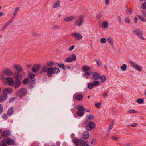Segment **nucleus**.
<instances>
[{"label":"nucleus","instance_id":"1","mask_svg":"<svg viewBox=\"0 0 146 146\" xmlns=\"http://www.w3.org/2000/svg\"><path fill=\"white\" fill-rule=\"evenodd\" d=\"M60 72L59 68L56 67L48 68V70L47 73V75L48 77H50L52 75V74H56Z\"/></svg>","mask_w":146,"mask_h":146},{"label":"nucleus","instance_id":"2","mask_svg":"<svg viewBox=\"0 0 146 146\" xmlns=\"http://www.w3.org/2000/svg\"><path fill=\"white\" fill-rule=\"evenodd\" d=\"M27 92V89L25 88H23L18 90L16 92V94L17 97L21 98L26 94Z\"/></svg>","mask_w":146,"mask_h":146},{"label":"nucleus","instance_id":"3","mask_svg":"<svg viewBox=\"0 0 146 146\" xmlns=\"http://www.w3.org/2000/svg\"><path fill=\"white\" fill-rule=\"evenodd\" d=\"M84 20L83 16L80 15L75 23V24L77 26L80 27L82 25Z\"/></svg>","mask_w":146,"mask_h":146},{"label":"nucleus","instance_id":"4","mask_svg":"<svg viewBox=\"0 0 146 146\" xmlns=\"http://www.w3.org/2000/svg\"><path fill=\"white\" fill-rule=\"evenodd\" d=\"M134 33L142 40H144L145 38L142 36V32L139 29H136L133 31Z\"/></svg>","mask_w":146,"mask_h":146},{"label":"nucleus","instance_id":"5","mask_svg":"<svg viewBox=\"0 0 146 146\" xmlns=\"http://www.w3.org/2000/svg\"><path fill=\"white\" fill-rule=\"evenodd\" d=\"M129 63L131 66L135 69L136 70L138 71H141L142 70V68L141 67L137 65L134 62L132 61H130Z\"/></svg>","mask_w":146,"mask_h":146},{"label":"nucleus","instance_id":"6","mask_svg":"<svg viewBox=\"0 0 146 146\" xmlns=\"http://www.w3.org/2000/svg\"><path fill=\"white\" fill-rule=\"evenodd\" d=\"M4 83L5 84H8L11 86H13V80L10 77H7L5 79Z\"/></svg>","mask_w":146,"mask_h":146},{"label":"nucleus","instance_id":"7","mask_svg":"<svg viewBox=\"0 0 146 146\" xmlns=\"http://www.w3.org/2000/svg\"><path fill=\"white\" fill-rule=\"evenodd\" d=\"M100 82L99 81H94L92 82H90L88 84V87L90 89H92L93 87L99 85Z\"/></svg>","mask_w":146,"mask_h":146},{"label":"nucleus","instance_id":"8","mask_svg":"<svg viewBox=\"0 0 146 146\" xmlns=\"http://www.w3.org/2000/svg\"><path fill=\"white\" fill-rule=\"evenodd\" d=\"M95 125V123L93 122H90L88 125L86 126V128L88 130H92Z\"/></svg>","mask_w":146,"mask_h":146},{"label":"nucleus","instance_id":"9","mask_svg":"<svg viewBox=\"0 0 146 146\" xmlns=\"http://www.w3.org/2000/svg\"><path fill=\"white\" fill-rule=\"evenodd\" d=\"M3 72L4 74L7 76H11L13 74L12 71L8 68H6L5 70L3 71Z\"/></svg>","mask_w":146,"mask_h":146},{"label":"nucleus","instance_id":"10","mask_svg":"<svg viewBox=\"0 0 146 146\" xmlns=\"http://www.w3.org/2000/svg\"><path fill=\"white\" fill-rule=\"evenodd\" d=\"M12 91V89L10 87H8L4 89L3 90V93L7 95V94H9L11 93Z\"/></svg>","mask_w":146,"mask_h":146},{"label":"nucleus","instance_id":"11","mask_svg":"<svg viewBox=\"0 0 146 146\" xmlns=\"http://www.w3.org/2000/svg\"><path fill=\"white\" fill-rule=\"evenodd\" d=\"M22 76L19 72H15L13 75V77L16 80H19L22 78Z\"/></svg>","mask_w":146,"mask_h":146},{"label":"nucleus","instance_id":"12","mask_svg":"<svg viewBox=\"0 0 146 146\" xmlns=\"http://www.w3.org/2000/svg\"><path fill=\"white\" fill-rule=\"evenodd\" d=\"M71 35L75 37L76 40H80L82 38V36L81 34L76 32H74L71 34Z\"/></svg>","mask_w":146,"mask_h":146},{"label":"nucleus","instance_id":"13","mask_svg":"<svg viewBox=\"0 0 146 146\" xmlns=\"http://www.w3.org/2000/svg\"><path fill=\"white\" fill-rule=\"evenodd\" d=\"M10 134V131L9 130H6L2 132L1 136L5 138L9 136Z\"/></svg>","mask_w":146,"mask_h":146},{"label":"nucleus","instance_id":"14","mask_svg":"<svg viewBox=\"0 0 146 146\" xmlns=\"http://www.w3.org/2000/svg\"><path fill=\"white\" fill-rule=\"evenodd\" d=\"M41 65L40 64L35 65L32 68V70L34 72H38L40 70Z\"/></svg>","mask_w":146,"mask_h":146},{"label":"nucleus","instance_id":"15","mask_svg":"<svg viewBox=\"0 0 146 146\" xmlns=\"http://www.w3.org/2000/svg\"><path fill=\"white\" fill-rule=\"evenodd\" d=\"M21 82L19 80H16L15 81H13V86H14V88L16 89L19 87Z\"/></svg>","mask_w":146,"mask_h":146},{"label":"nucleus","instance_id":"16","mask_svg":"<svg viewBox=\"0 0 146 146\" xmlns=\"http://www.w3.org/2000/svg\"><path fill=\"white\" fill-rule=\"evenodd\" d=\"M7 95L3 93L0 96V102H3L6 100L7 98Z\"/></svg>","mask_w":146,"mask_h":146},{"label":"nucleus","instance_id":"17","mask_svg":"<svg viewBox=\"0 0 146 146\" xmlns=\"http://www.w3.org/2000/svg\"><path fill=\"white\" fill-rule=\"evenodd\" d=\"M13 67L17 71V72H22V69L21 65L19 64L13 65Z\"/></svg>","mask_w":146,"mask_h":146},{"label":"nucleus","instance_id":"18","mask_svg":"<svg viewBox=\"0 0 146 146\" xmlns=\"http://www.w3.org/2000/svg\"><path fill=\"white\" fill-rule=\"evenodd\" d=\"M73 142L77 146H80L82 141H80L77 138H75L73 140Z\"/></svg>","mask_w":146,"mask_h":146},{"label":"nucleus","instance_id":"19","mask_svg":"<svg viewBox=\"0 0 146 146\" xmlns=\"http://www.w3.org/2000/svg\"><path fill=\"white\" fill-rule=\"evenodd\" d=\"M6 142L9 145H14L15 141L13 139L10 138L6 139Z\"/></svg>","mask_w":146,"mask_h":146},{"label":"nucleus","instance_id":"20","mask_svg":"<svg viewBox=\"0 0 146 146\" xmlns=\"http://www.w3.org/2000/svg\"><path fill=\"white\" fill-rule=\"evenodd\" d=\"M92 76L93 77V78L95 80H97L100 77V75L96 72H92Z\"/></svg>","mask_w":146,"mask_h":146},{"label":"nucleus","instance_id":"21","mask_svg":"<svg viewBox=\"0 0 146 146\" xmlns=\"http://www.w3.org/2000/svg\"><path fill=\"white\" fill-rule=\"evenodd\" d=\"M89 133L88 131H85L83 133L82 135L83 139H86L89 138Z\"/></svg>","mask_w":146,"mask_h":146},{"label":"nucleus","instance_id":"22","mask_svg":"<svg viewBox=\"0 0 146 146\" xmlns=\"http://www.w3.org/2000/svg\"><path fill=\"white\" fill-rule=\"evenodd\" d=\"M75 16H72L64 18L63 19V21H72L75 19Z\"/></svg>","mask_w":146,"mask_h":146},{"label":"nucleus","instance_id":"23","mask_svg":"<svg viewBox=\"0 0 146 146\" xmlns=\"http://www.w3.org/2000/svg\"><path fill=\"white\" fill-rule=\"evenodd\" d=\"M83 96L82 94L76 95L75 96V99L77 101H81L83 99Z\"/></svg>","mask_w":146,"mask_h":146},{"label":"nucleus","instance_id":"24","mask_svg":"<svg viewBox=\"0 0 146 146\" xmlns=\"http://www.w3.org/2000/svg\"><path fill=\"white\" fill-rule=\"evenodd\" d=\"M13 109L14 108L13 107H11L9 108L7 112V114L9 116L12 114L13 111Z\"/></svg>","mask_w":146,"mask_h":146},{"label":"nucleus","instance_id":"25","mask_svg":"<svg viewBox=\"0 0 146 146\" xmlns=\"http://www.w3.org/2000/svg\"><path fill=\"white\" fill-rule=\"evenodd\" d=\"M60 1L59 0L57 1L54 3L53 5V7L56 8L60 7Z\"/></svg>","mask_w":146,"mask_h":146},{"label":"nucleus","instance_id":"26","mask_svg":"<svg viewBox=\"0 0 146 146\" xmlns=\"http://www.w3.org/2000/svg\"><path fill=\"white\" fill-rule=\"evenodd\" d=\"M48 70V68H47L46 66H45L42 68V70L41 72V73L42 74L46 72H47V73Z\"/></svg>","mask_w":146,"mask_h":146},{"label":"nucleus","instance_id":"27","mask_svg":"<svg viewBox=\"0 0 146 146\" xmlns=\"http://www.w3.org/2000/svg\"><path fill=\"white\" fill-rule=\"evenodd\" d=\"M77 109L79 111H84L85 110L84 108L82 105H78L77 107Z\"/></svg>","mask_w":146,"mask_h":146},{"label":"nucleus","instance_id":"28","mask_svg":"<svg viewBox=\"0 0 146 146\" xmlns=\"http://www.w3.org/2000/svg\"><path fill=\"white\" fill-rule=\"evenodd\" d=\"M92 73V72H86L84 73V74L83 75V76L84 77L86 78V79H88L90 78L89 77V76L90 75H92V73Z\"/></svg>","mask_w":146,"mask_h":146},{"label":"nucleus","instance_id":"29","mask_svg":"<svg viewBox=\"0 0 146 146\" xmlns=\"http://www.w3.org/2000/svg\"><path fill=\"white\" fill-rule=\"evenodd\" d=\"M107 40L111 45L113 46L114 43L113 38L111 37H110L107 39Z\"/></svg>","mask_w":146,"mask_h":146},{"label":"nucleus","instance_id":"30","mask_svg":"<svg viewBox=\"0 0 146 146\" xmlns=\"http://www.w3.org/2000/svg\"><path fill=\"white\" fill-rule=\"evenodd\" d=\"M84 113V111H78L76 113V115L79 117H82Z\"/></svg>","mask_w":146,"mask_h":146},{"label":"nucleus","instance_id":"31","mask_svg":"<svg viewBox=\"0 0 146 146\" xmlns=\"http://www.w3.org/2000/svg\"><path fill=\"white\" fill-rule=\"evenodd\" d=\"M90 69V68L89 66H83L82 67V70L84 72L88 71Z\"/></svg>","mask_w":146,"mask_h":146},{"label":"nucleus","instance_id":"32","mask_svg":"<svg viewBox=\"0 0 146 146\" xmlns=\"http://www.w3.org/2000/svg\"><path fill=\"white\" fill-rule=\"evenodd\" d=\"M72 61H75L76 59V56L75 54H73L72 55L70 56L69 57Z\"/></svg>","mask_w":146,"mask_h":146},{"label":"nucleus","instance_id":"33","mask_svg":"<svg viewBox=\"0 0 146 146\" xmlns=\"http://www.w3.org/2000/svg\"><path fill=\"white\" fill-rule=\"evenodd\" d=\"M137 16L139 19L142 21L144 22H145L146 21V19L143 17L139 15H137Z\"/></svg>","mask_w":146,"mask_h":146},{"label":"nucleus","instance_id":"34","mask_svg":"<svg viewBox=\"0 0 146 146\" xmlns=\"http://www.w3.org/2000/svg\"><path fill=\"white\" fill-rule=\"evenodd\" d=\"M100 79V80L101 82H104L106 79V77L105 76H100V77L99 78Z\"/></svg>","mask_w":146,"mask_h":146},{"label":"nucleus","instance_id":"35","mask_svg":"<svg viewBox=\"0 0 146 146\" xmlns=\"http://www.w3.org/2000/svg\"><path fill=\"white\" fill-rule=\"evenodd\" d=\"M108 24V23L106 21H104L102 23V25L104 28H106L107 27Z\"/></svg>","mask_w":146,"mask_h":146},{"label":"nucleus","instance_id":"36","mask_svg":"<svg viewBox=\"0 0 146 146\" xmlns=\"http://www.w3.org/2000/svg\"><path fill=\"white\" fill-rule=\"evenodd\" d=\"M29 77L30 79H33L35 77V74L31 72H29Z\"/></svg>","mask_w":146,"mask_h":146},{"label":"nucleus","instance_id":"37","mask_svg":"<svg viewBox=\"0 0 146 146\" xmlns=\"http://www.w3.org/2000/svg\"><path fill=\"white\" fill-rule=\"evenodd\" d=\"M5 139H4L0 143V146H6V142Z\"/></svg>","mask_w":146,"mask_h":146},{"label":"nucleus","instance_id":"38","mask_svg":"<svg viewBox=\"0 0 146 146\" xmlns=\"http://www.w3.org/2000/svg\"><path fill=\"white\" fill-rule=\"evenodd\" d=\"M29 80L28 78H26L23 80V84L24 85H26L28 84Z\"/></svg>","mask_w":146,"mask_h":146},{"label":"nucleus","instance_id":"39","mask_svg":"<svg viewBox=\"0 0 146 146\" xmlns=\"http://www.w3.org/2000/svg\"><path fill=\"white\" fill-rule=\"evenodd\" d=\"M127 67V66L126 65L124 64L121 67V69L122 71H124L126 70Z\"/></svg>","mask_w":146,"mask_h":146},{"label":"nucleus","instance_id":"40","mask_svg":"<svg viewBox=\"0 0 146 146\" xmlns=\"http://www.w3.org/2000/svg\"><path fill=\"white\" fill-rule=\"evenodd\" d=\"M58 66L59 68H62L64 70L65 69V65L62 63L59 64H58Z\"/></svg>","mask_w":146,"mask_h":146},{"label":"nucleus","instance_id":"41","mask_svg":"<svg viewBox=\"0 0 146 146\" xmlns=\"http://www.w3.org/2000/svg\"><path fill=\"white\" fill-rule=\"evenodd\" d=\"M95 60L96 63L97 64L98 66H100L102 65V62L100 61L98 59H95Z\"/></svg>","mask_w":146,"mask_h":146},{"label":"nucleus","instance_id":"42","mask_svg":"<svg viewBox=\"0 0 146 146\" xmlns=\"http://www.w3.org/2000/svg\"><path fill=\"white\" fill-rule=\"evenodd\" d=\"M54 62L52 61H48L46 62V64L48 66H52L54 64Z\"/></svg>","mask_w":146,"mask_h":146},{"label":"nucleus","instance_id":"43","mask_svg":"<svg viewBox=\"0 0 146 146\" xmlns=\"http://www.w3.org/2000/svg\"><path fill=\"white\" fill-rule=\"evenodd\" d=\"M81 146H90L89 145L87 144L86 142L82 141L81 143Z\"/></svg>","mask_w":146,"mask_h":146},{"label":"nucleus","instance_id":"44","mask_svg":"<svg viewBox=\"0 0 146 146\" xmlns=\"http://www.w3.org/2000/svg\"><path fill=\"white\" fill-rule=\"evenodd\" d=\"M137 102L139 104H141L144 102V100L141 98L137 99Z\"/></svg>","mask_w":146,"mask_h":146},{"label":"nucleus","instance_id":"45","mask_svg":"<svg viewBox=\"0 0 146 146\" xmlns=\"http://www.w3.org/2000/svg\"><path fill=\"white\" fill-rule=\"evenodd\" d=\"M106 40L104 38H102L100 40V42L102 44H105L106 42Z\"/></svg>","mask_w":146,"mask_h":146},{"label":"nucleus","instance_id":"46","mask_svg":"<svg viewBox=\"0 0 146 146\" xmlns=\"http://www.w3.org/2000/svg\"><path fill=\"white\" fill-rule=\"evenodd\" d=\"M7 27L8 26L7 24H5L1 28V31H4L6 29Z\"/></svg>","mask_w":146,"mask_h":146},{"label":"nucleus","instance_id":"47","mask_svg":"<svg viewBox=\"0 0 146 146\" xmlns=\"http://www.w3.org/2000/svg\"><path fill=\"white\" fill-rule=\"evenodd\" d=\"M124 21L125 22L127 23H129L131 22L130 19L127 17H126Z\"/></svg>","mask_w":146,"mask_h":146},{"label":"nucleus","instance_id":"48","mask_svg":"<svg viewBox=\"0 0 146 146\" xmlns=\"http://www.w3.org/2000/svg\"><path fill=\"white\" fill-rule=\"evenodd\" d=\"M127 112H128L133 113H137V111L133 110H128L127 111Z\"/></svg>","mask_w":146,"mask_h":146},{"label":"nucleus","instance_id":"49","mask_svg":"<svg viewBox=\"0 0 146 146\" xmlns=\"http://www.w3.org/2000/svg\"><path fill=\"white\" fill-rule=\"evenodd\" d=\"M117 17L118 18V23L119 24H120L121 23V18L120 16H117Z\"/></svg>","mask_w":146,"mask_h":146},{"label":"nucleus","instance_id":"50","mask_svg":"<svg viewBox=\"0 0 146 146\" xmlns=\"http://www.w3.org/2000/svg\"><path fill=\"white\" fill-rule=\"evenodd\" d=\"M3 106L2 105L0 104V114H1L3 113Z\"/></svg>","mask_w":146,"mask_h":146},{"label":"nucleus","instance_id":"51","mask_svg":"<svg viewBox=\"0 0 146 146\" xmlns=\"http://www.w3.org/2000/svg\"><path fill=\"white\" fill-rule=\"evenodd\" d=\"M141 7L143 9H146V3H143L141 5Z\"/></svg>","mask_w":146,"mask_h":146},{"label":"nucleus","instance_id":"52","mask_svg":"<svg viewBox=\"0 0 146 146\" xmlns=\"http://www.w3.org/2000/svg\"><path fill=\"white\" fill-rule=\"evenodd\" d=\"M2 118L5 120H7V116L6 114H4L2 116Z\"/></svg>","mask_w":146,"mask_h":146},{"label":"nucleus","instance_id":"53","mask_svg":"<svg viewBox=\"0 0 146 146\" xmlns=\"http://www.w3.org/2000/svg\"><path fill=\"white\" fill-rule=\"evenodd\" d=\"M87 117L88 119H91L94 118V116L92 115H88L87 116Z\"/></svg>","mask_w":146,"mask_h":146},{"label":"nucleus","instance_id":"54","mask_svg":"<svg viewBox=\"0 0 146 146\" xmlns=\"http://www.w3.org/2000/svg\"><path fill=\"white\" fill-rule=\"evenodd\" d=\"M13 20V19L11 18V19L9 21H8L6 23V24H7V26H8L11 23Z\"/></svg>","mask_w":146,"mask_h":146},{"label":"nucleus","instance_id":"55","mask_svg":"<svg viewBox=\"0 0 146 146\" xmlns=\"http://www.w3.org/2000/svg\"><path fill=\"white\" fill-rule=\"evenodd\" d=\"M137 125V123H134L132 124L131 125H128L127 126H131V127H136Z\"/></svg>","mask_w":146,"mask_h":146},{"label":"nucleus","instance_id":"56","mask_svg":"<svg viewBox=\"0 0 146 146\" xmlns=\"http://www.w3.org/2000/svg\"><path fill=\"white\" fill-rule=\"evenodd\" d=\"M96 142V140L95 139H93L91 141V144L92 145H94L95 144Z\"/></svg>","mask_w":146,"mask_h":146},{"label":"nucleus","instance_id":"57","mask_svg":"<svg viewBox=\"0 0 146 146\" xmlns=\"http://www.w3.org/2000/svg\"><path fill=\"white\" fill-rule=\"evenodd\" d=\"M72 61V60H71L70 58V57H69L68 58H67V60L64 61L65 62H70Z\"/></svg>","mask_w":146,"mask_h":146},{"label":"nucleus","instance_id":"58","mask_svg":"<svg viewBox=\"0 0 146 146\" xmlns=\"http://www.w3.org/2000/svg\"><path fill=\"white\" fill-rule=\"evenodd\" d=\"M126 12L128 15H130L131 14L132 11L128 9H127L126 10Z\"/></svg>","mask_w":146,"mask_h":146},{"label":"nucleus","instance_id":"59","mask_svg":"<svg viewBox=\"0 0 146 146\" xmlns=\"http://www.w3.org/2000/svg\"><path fill=\"white\" fill-rule=\"evenodd\" d=\"M59 27L57 26H53L52 27V30H56L58 29Z\"/></svg>","mask_w":146,"mask_h":146},{"label":"nucleus","instance_id":"60","mask_svg":"<svg viewBox=\"0 0 146 146\" xmlns=\"http://www.w3.org/2000/svg\"><path fill=\"white\" fill-rule=\"evenodd\" d=\"M19 7L16 8L15 9V11L14 12V13L15 14H17V12L19 11Z\"/></svg>","mask_w":146,"mask_h":146},{"label":"nucleus","instance_id":"61","mask_svg":"<svg viewBox=\"0 0 146 146\" xmlns=\"http://www.w3.org/2000/svg\"><path fill=\"white\" fill-rule=\"evenodd\" d=\"M100 105L101 104L100 103L96 102L95 104L96 106L98 108H99Z\"/></svg>","mask_w":146,"mask_h":146},{"label":"nucleus","instance_id":"62","mask_svg":"<svg viewBox=\"0 0 146 146\" xmlns=\"http://www.w3.org/2000/svg\"><path fill=\"white\" fill-rule=\"evenodd\" d=\"M105 3L106 5H109L110 3L109 0H105Z\"/></svg>","mask_w":146,"mask_h":146},{"label":"nucleus","instance_id":"63","mask_svg":"<svg viewBox=\"0 0 146 146\" xmlns=\"http://www.w3.org/2000/svg\"><path fill=\"white\" fill-rule=\"evenodd\" d=\"M113 123H112L111 125L109 127H108L109 130H110L111 129L113 128Z\"/></svg>","mask_w":146,"mask_h":146},{"label":"nucleus","instance_id":"64","mask_svg":"<svg viewBox=\"0 0 146 146\" xmlns=\"http://www.w3.org/2000/svg\"><path fill=\"white\" fill-rule=\"evenodd\" d=\"M75 46L74 45H72L70 47L69 49V50L70 51H71L74 48Z\"/></svg>","mask_w":146,"mask_h":146}]
</instances>
